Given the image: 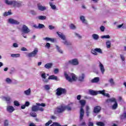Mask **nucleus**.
<instances>
[{
    "label": "nucleus",
    "mask_w": 126,
    "mask_h": 126,
    "mask_svg": "<svg viewBox=\"0 0 126 126\" xmlns=\"http://www.w3.org/2000/svg\"><path fill=\"white\" fill-rule=\"evenodd\" d=\"M45 25L42 24H38V29H42V28H44Z\"/></svg>",
    "instance_id": "obj_50"
},
{
    "label": "nucleus",
    "mask_w": 126,
    "mask_h": 126,
    "mask_svg": "<svg viewBox=\"0 0 126 126\" xmlns=\"http://www.w3.org/2000/svg\"><path fill=\"white\" fill-rule=\"evenodd\" d=\"M30 13L32 15H37V13L36 12V11L33 10L30 11Z\"/></svg>",
    "instance_id": "obj_48"
},
{
    "label": "nucleus",
    "mask_w": 126,
    "mask_h": 126,
    "mask_svg": "<svg viewBox=\"0 0 126 126\" xmlns=\"http://www.w3.org/2000/svg\"><path fill=\"white\" fill-rule=\"evenodd\" d=\"M89 110H90V108H89V106H86V114H87V117H89V114H90V112H89Z\"/></svg>",
    "instance_id": "obj_39"
},
{
    "label": "nucleus",
    "mask_w": 126,
    "mask_h": 126,
    "mask_svg": "<svg viewBox=\"0 0 126 126\" xmlns=\"http://www.w3.org/2000/svg\"><path fill=\"white\" fill-rule=\"evenodd\" d=\"M91 53L92 54H93V55H94V56H97L98 55V53H97V51H96L95 50V49H92L91 50Z\"/></svg>",
    "instance_id": "obj_44"
},
{
    "label": "nucleus",
    "mask_w": 126,
    "mask_h": 126,
    "mask_svg": "<svg viewBox=\"0 0 126 126\" xmlns=\"http://www.w3.org/2000/svg\"><path fill=\"white\" fill-rule=\"evenodd\" d=\"M64 112V108L63 106L61 105L58 106L57 108L55 109L54 113L55 115H59V114H62Z\"/></svg>",
    "instance_id": "obj_6"
},
{
    "label": "nucleus",
    "mask_w": 126,
    "mask_h": 126,
    "mask_svg": "<svg viewBox=\"0 0 126 126\" xmlns=\"http://www.w3.org/2000/svg\"><path fill=\"white\" fill-rule=\"evenodd\" d=\"M12 13H11V10H9L8 12H5L3 13V16H4L5 17L6 16H8L9 15H11Z\"/></svg>",
    "instance_id": "obj_32"
},
{
    "label": "nucleus",
    "mask_w": 126,
    "mask_h": 126,
    "mask_svg": "<svg viewBox=\"0 0 126 126\" xmlns=\"http://www.w3.org/2000/svg\"><path fill=\"white\" fill-rule=\"evenodd\" d=\"M51 124H52V121L51 120H50V121H48L47 123H46L45 124V126H50V125H51Z\"/></svg>",
    "instance_id": "obj_60"
},
{
    "label": "nucleus",
    "mask_w": 126,
    "mask_h": 126,
    "mask_svg": "<svg viewBox=\"0 0 126 126\" xmlns=\"http://www.w3.org/2000/svg\"><path fill=\"white\" fill-rule=\"evenodd\" d=\"M55 47H56V50H57V51L59 53H60V54H63V50L61 49V47L60 46H59V45H56Z\"/></svg>",
    "instance_id": "obj_29"
},
{
    "label": "nucleus",
    "mask_w": 126,
    "mask_h": 126,
    "mask_svg": "<svg viewBox=\"0 0 126 126\" xmlns=\"http://www.w3.org/2000/svg\"><path fill=\"white\" fill-rule=\"evenodd\" d=\"M106 47L108 49H110L111 48V41L110 40H107L106 42Z\"/></svg>",
    "instance_id": "obj_37"
},
{
    "label": "nucleus",
    "mask_w": 126,
    "mask_h": 126,
    "mask_svg": "<svg viewBox=\"0 0 126 126\" xmlns=\"http://www.w3.org/2000/svg\"><path fill=\"white\" fill-rule=\"evenodd\" d=\"M36 19L39 20H46L47 17L46 16H38L36 17Z\"/></svg>",
    "instance_id": "obj_27"
},
{
    "label": "nucleus",
    "mask_w": 126,
    "mask_h": 126,
    "mask_svg": "<svg viewBox=\"0 0 126 126\" xmlns=\"http://www.w3.org/2000/svg\"><path fill=\"white\" fill-rule=\"evenodd\" d=\"M8 22L10 24H14V25H18L20 23L17 20H14V19H11V18H10V19H8Z\"/></svg>",
    "instance_id": "obj_11"
},
{
    "label": "nucleus",
    "mask_w": 126,
    "mask_h": 126,
    "mask_svg": "<svg viewBox=\"0 0 126 126\" xmlns=\"http://www.w3.org/2000/svg\"><path fill=\"white\" fill-rule=\"evenodd\" d=\"M38 105H33L32 108V112H37L38 111Z\"/></svg>",
    "instance_id": "obj_34"
},
{
    "label": "nucleus",
    "mask_w": 126,
    "mask_h": 126,
    "mask_svg": "<svg viewBox=\"0 0 126 126\" xmlns=\"http://www.w3.org/2000/svg\"><path fill=\"white\" fill-rule=\"evenodd\" d=\"M37 54H38V48H35L32 52L28 54L27 56L28 58H32L35 57Z\"/></svg>",
    "instance_id": "obj_7"
},
{
    "label": "nucleus",
    "mask_w": 126,
    "mask_h": 126,
    "mask_svg": "<svg viewBox=\"0 0 126 126\" xmlns=\"http://www.w3.org/2000/svg\"><path fill=\"white\" fill-rule=\"evenodd\" d=\"M89 126H94V124H93V122H89Z\"/></svg>",
    "instance_id": "obj_64"
},
{
    "label": "nucleus",
    "mask_w": 126,
    "mask_h": 126,
    "mask_svg": "<svg viewBox=\"0 0 126 126\" xmlns=\"http://www.w3.org/2000/svg\"><path fill=\"white\" fill-rule=\"evenodd\" d=\"M64 108V111L67 110V111H71V108H72V103H70L66 106H63Z\"/></svg>",
    "instance_id": "obj_16"
},
{
    "label": "nucleus",
    "mask_w": 126,
    "mask_h": 126,
    "mask_svg": "<svg viewBox=\"0 0 126 126\" xmlns=\"http://www.w3.org/2000/svg\"><path fill=\"white\" fill-rule=\"evenodd\" d=\"M13 6L14 7H20L22 6V2L20 1L13 0Z\"/></svg>",
    "instance_id": "obj_8"
},
{
    "label": "nucleus",
    "mask_w": 126,
    "mask_h": 126,
    "mask_svg": "<svg viewBox=\"0 0 126 126\" xmlns=\"http://www.w3.org/2000/svg\"><path fill=\"white\" fill-rule=\"evenodd\" d=\"M79 103L82 106L80 108V121H82V120H83V117H84V110H83V107L85 106L86 101L84 99H82L79 101Z\"/></svg>",
    "instance_id": "obj_2"
},
{
    "label": "nucleus",
    "mask_w": 126,
    "mask_h": 126,
    "mask_svg": "<svg viewBox=\"0 0 126 126\" xmlns=\"http://www.w3.org/2000/svg\"><path fill=\"white\" fill-rule=\"evenodd\" d=\"M43 40H44V41H47V42H49V41H50V42H55V41H56V39L55 38H52L51 37H44L43 38Z\"/></svg>",
    "instance_id": "obj_18"
},
{
    "label": "nucleus",
    "mask_w": 126,
    "mask_h": 126,
    "mask_svg": "<svg viewBox=\"0 0 126 126\" xmlns=\"http://www.w3.org/2000/svg\"><path fill=\"white\" fill-rule=\"evenodd\" d=\"M105 91H106L105 90L99 91V94H102L103 96H106V97L109 98L110 97V94H109L105 93Z\"/></svg>",
    "instance_id": "obj_21"
},
{
    "label": "nucleus",
    "mask_w": 126,
    "mask_h": 126,
    "mask_svg": "<svg viewBox=\"0 0 126 126\" xmlns=\"http://www.w3.org/2000/svg\"><path fill=\"white\" fill-rule=\"evenodd\" d=\"M121 119H122V120H124V119H126V112H124L123 114L122 115H121Z\"/></svg>",
    "instance_id": "obj_45"
},
{
    "label": "nucleus",
    "mask_w": 126,
    "mask_h": 126,
    "mask_svg": "<svg viewBox=\"0 0 126 126\" xmlns=\"http://www.w3.org/2000/svg\"><path fill=\"white\" fill-rule=\"evenodd\" d=\"M112 102H114V104L112 106V109L113 110H116L118 108V102L115 98L112 97L110 99L106 100V103H112Z\"/></svg>",
    "instance_id": "obj_5"
},
{
    "label": "nucleus",
    "mask_w": 126,
    "mask_h": 126,
    "mask_svg": "<svg viewBox=\"0 0 126 126\" xmlns=\"http://www.w3.org/2000/svg\"><path fill=\"white\" fill-rule=\"evenodd\" d=\"M38 111H41V112H43L44 111V108L43 107H40V106L38 105Z\"/></svg>",
    "instance_id": "obj_58"
},
{
    "label": "nucleus",
    "mask_w": 126,
    "mask_h": 126,
    "mask_svg": "<svg viewBox=\"0 0 126 126\" xmlns=\"http://www.w3.org/2000/svg\"><path fill=\"white\" fill-rule=\"evenodd\" d=\"M84 78H85V74L82 73L78 77L79 81L83 82L84 81Z\"/></svg>",
    "instance_id": "obj_22"
},
{
    "label": "nucleus",
    "mask_w": 126,
    "mask_h": 126,
    "mask_svg": "<svg viewBox=\"0 0 126 126\" xmlns=\"http://www.w3.org/2000/svg\"><path fill=\"white\" fill-rule=\"evenodd\" d=\"M45 90H49V89H50V85H44V86Z\"/></svg>",
    "instance_id": "obj_52"
},
{
    "label": "nucleus",
    "mask_w": 126,
    "mask_h": 126,
    "mask_svg": "<svg viewBox=\"0 0 126 126\" xmlns=\"http://www.w3.org/2000/svg\"><path fill=\"white\" fill-rule=\"evenodd\" d=\"M4 126H8V120H6L4 121Z\"/></svg>",
    "instance_id": "obj_57"
},
{
    "label": "nucleus",
    "mask_w": 126,
    "mask_h": 126,
    "mask_svg": "<svg viewBox=\"0 0 126 126\" xmlns=\"http://www.w3.org/2000/svg\"><path fill=\"white\" fill-rule=\"evenodd\" d=\"M5 82L7 83H8V84H10V83H11V82H12V81L9 78H7L5 79Z\"/></svg>",
    "instance_id": "obj_43"
},
{
    "label": "nucleus",
    "mask_w": 126,
    "mask_h": 126,
    "mask_svg": "<svg viewBox=\"0 0 126 126\" xmlns=\"http://www.w3.org/2000/svg\"><path fill=\"white\" fill-rule=\"evenodd\" d=\"M100 111H101V107L99 106H97L94 107V113L97 114V113H99Z\"/></svg>",
    "instance_id": "obj_19"
},
{
    "label": "nucleus",
    "mask_w": 126,
    "mask_h": 126,
    "mask_svg": "<svg viewBox=\"0 0 126 126\" xmlns=\"http://www.w3.org/2000/svg\"><path fill=\"white\" fill-rule=\"evenodd\" d=\"M45 47V48H47V49H50V48H51V43L49 42L46 43Z\"/></svg>",
    "instance_id": "obj_49"
},
{
    "label": "nucleus",
    "mask_w": 126,
    "mask_h": 126,
    "mask_svg": "<svg viewBox=\"0 0 126 126\" xmlns=\"http://www.w3.org/2000/svg\"><path fill=\"white\" fill-rule=\"evenodd\" d=\"M98 66L102 74H104V73H105V67L104 66V65H103L101 62H99Z\"/></svg>",
    "instance_id": "obj_13"
},
{
    "label": "nucleus",
    "mask_w": 126,
    "mask_h": 126,
    "mask_svg": "<svg viewBox=\"0 0 126 126\" xmlns=\"http://www.w3.org/2000/svg\"><path fill=\"white\" fill-rule=\"evenodd\" d=\"M99 80H100L99 77H95L91 80V83H97V82H99Z\"/></svg>",
    "instance_id": "obj_30"
},
{
    "label": "nucleus",
    "mask_w": 126,
    "mask_h": 126,
    "mask_svg": "<svg viewBox=\"0 0 126 126\" xmlns=\"http://www.w3.org/2000/svg\"><path fill=\"white\" fill-rule=\"evenodd\" d=\"M105 28L103 26H101L100 27V30L101 31V32H104L105 31Z\"/></svg>",
    "instance_id": "obj_56"
},
{
    "label": "nucleus",
    "mask_w": 126,
    "mask_h": 126,
    "mask_svg": "<svg viewBox=\"0 0 126 126\" xmlns=\"http://www.w3.org/2000/svg\"><path fill=\"white\" fill-rule=\"evenodd\" d=\"M95 51H96V53H98V54H103V51H102V49L100 48H95Z\"/></svg>",
    "instance_id": "obj_41"
},
{
    "label": "nucleus",
    "mask_w": 126,
    "mask_h": 126,
    "mask_svg": "<svg viewBox=\"0 0 126 126\" xmlns=\"http://www.w3.org/2000/svg\"><path fill=\"white\" fill-rule=\"evenodd\" d=\"M97 126H105V124H104L103 122H97L96 123Z\"/></svg>",
    "instance_id": "obj_47"
},
{
    "label": "nucleus",
    "mask_w": 126,
    "mask_h": 126,
    "mask_svg": "<svg viewBox=\"0 0 126 126\" xmlns=\"http://www.w3.org/2000/svg\"><path fill=\"white\" fill-rule=\"evenodd\" d=\"M49 5L53 10H55L57 9V6L56 5L53 4V2H49Z\"/></svg>",
    "instance_id": "obj_33"
},
{
    "label": "nucleus",
    "mask_w": 126,
    "mask_h": 126,
    "mask_svg": "<svg viewBox=\"0 0 126 126\" xmlns=\"http://www.w3.org/2000/svg\"><path fill=\"white\" fill-rule=\"evenodd\" d=\"M56 91V95L57 96H62V95H65L66 94V90L63 88H58Z\"/></svg>",
    "instance_id": "obj_3"
},
{
    "label": "nucleus",
    "mask_w": 126,
    "mask_h": 126,
    "mask_svg": "<svg viewBox=\"0 0 126 126\" xmlns=\"http://www.w3.org/2000/svg\"><path fill=\"white\" fill-rule=\"evenodd\" d=\"M57 34L58 35L59 38H60V39H62V40H65V39H66V37H65V35H64L63 33L58 32H57Z\"/></svg>",
    "instance_id": "obj_14"
},
{
    "label": "nucleus",
    "mask_w": 126,
    "mask_h": 126,
    "mask_svg": "<svg viewBox=\"0 0 126 126\" xmlns=\"http://www.w3.org/2000/svg\"><path fill=\"white\" fill-rule=\"evenodd\" d=\"M62 43L65 46H70V45H71V43H70V42L67 41V40H66V38H65V40H63Z\"/></svg>",
    "instance_id": "obj_26"
},
{
    "label": "nucleus",
    "mask_w": 126,
    "mask_h": 126,
    "mask_svg": "<svg viewBox=\"0 0 126 126\" xmlns=\"http://www.w3.org/2000/svg\"><path fill=\"white\" fill-rule=\"evenodd\" d=\"M80 19L82 23L85 25H87L88 24V21H87L86 19H85V16L82 15L80 17Z\"/></svg>",
    "instance_id": "obj_12"
},
{
    "label": "nucleus",
    "mask_w": 126,
    "mask_h": 126,
    "mask_svg": "<svg viewBox=\"0 0 126 126\" xmlns=\"http://www.w3.org/2000/svg\"><path fill=\"white\" fill-rule=\"evenodd\" d=\"M3 100H5V101H7V104H9V103H10V101L11 100V98L9 96L3 97Z\"/></svg>",
    "instance_id": "obj_31"
},
{
    "label": "nucleus",
    "mask_w": 126,
    "mask_h": 126,
    "mask_svg": "<svg viewBox=\"0 0 126 126\" xmlns=\"http://www.w3.org/2000/svg\"><path fill=\"white\" fill-rule=\"evenodd\" d=\"M37 8L38 10H40V11H45V10H47L48 7L43 6L41 3H39L37 4Z\"/></svg>",
    "instance_id": "obj_9"
},
{
    "label": "nucleus",
    "mask_w": 126,
    "mask_h": 126,
    "mask_svg": "<svg viewBox=\"0 0 126 126\" xmlns=\"http://www.w3.org/2000/svg\"><path fill=\"white\" fill-rule=\"evenodd\" d=\"M22 31L25 34H28V33L30 32H31L30 29H29V28H28V27L25 25L23 26L22 28Z\"/></svg>",
    "instance_id": "obj_10"
},
{
    "label": "nucleus",
    "mask_w": 126,
    "mask_h": 126,
    "mask_svg": "<svg viewBox=\"0 0 126 126\" xmlns=\"http://www.w3.org/2000/svg\"><path fill=\"white\" fill-rule=\"evenodd\" d=\"M11 57L12 58H19L20 57V54H11Z\"/></svg>",
    "instance_id": "obj_38"
},
{
    "label": "nucleus",
    "mask_w": 126,
    "mask_h": 126,
    "mask_svg": "<svg viewBox=\"0 0 126 126\" xmlns=\"http://www.w3.org/2000/svg\"><path fill=\"white\" fill-rule=\"evenodd\" d=\"M41 77L42 78V80L44 82L47 83L49 82L48 79H46L47 76H46V73H42L41 74Z\"/></svg>",
    "instance_id": "obj_15"
},
{
    "label": "nucleus",
    "mask_w": 126,
    "mask_h": 126,
    "mask_svg": "<svg viewBox=\"0 0 126 126\" xmlns=\"http://www.w3.org/2000/svg\"><path fill=\"white\" fill-rule=\"evenodd\" d=\"M53 63H47L44 65V67L47 69H50V68H52L53 67Z\"/></svg>",
    "instance_id": "obj_20"
},
{
    "label": "nucleus",
    "mask_w": 126,
    "mask_h": 126,
    "mask_svg": "<svg viewBox=\"0 0 126 126\" xmlns=\"http://www.w3.org/2000/svg\"><path fill=\"white\" fill-rule=\"evenodd\" d=\"M5 3L8 5H12L13 4V1H10L8 0H4Z\"/></svg>",
    "instance_id": "obj_36"
},
{
    "label": "nucleus",
    "mask_w": 126,
    "mask_h": 126,
    "mask_svg": "<svg viewBox=\"0 0 126 126\" xmlns=\"http://www.w3.org/2000/svg\"><path fill=\"white\" fill-rule=\"evenodd\" d=\"M30 115L32 117H33V118H36L37 117V114L34 112H31L30 113Z\"/></svg>",
    "instance_id": "obj_55"
},
{
    "label": "nucleus",
    "mask_w": 126,
    "mask_h": 126,
    "mask_svg": "<svg viewBox=\"0 0 126 126\" xmlns=\"http://www.w3.org/2000/svg\"><path fill=\"white\" fill-rule=\"evenodd\" d=\"M7 111L9 113H12L14 111V108L12 106H9L7 107Z\"/></svg>",
    "instance_id": "obj_24"
},
{
    "label": "nucleus",
    "mask_w": 126,
    "mask_h": 126,
    "mask_svg": "<svg viewBox=\"0 0 126 126\" xmlns=\"http://www.w3.org/2000/svg\"><path fill=\"white\" fill-rule=\"evenodd\" d=\"M120 58L122 60V61H123V62H125V61H126V58H125V56H124L123 54L120 55Z\"/></svg>",
    "instance_id": "obj_54"
},
{
    "label": "nucleus",
    "mask_w": 126,
    "mask_h": 126,
    "mask_svg": "<svg viewBox=\"0 0 126 126\" xmlns=\"http://www.w3.org/2000/svg\"><path fill=\"white\" fill-rule=\"evenodd\" d=\"M36 104L37 106H39L40 107H46V104L45 103H36Z\"/></svg>",
    "instance_id": "obj_46"
},
{
    "label": "nucleus",
    "mask_w": 126,
    "mask_h": 126,
    "mask_svg": "<svg viewBox=\"0 0 126 126\" xmlns=\"http://www.w3.org/2000/svg\"><path fill=\"white\" fill-rule=\"evenodd\" d=\"M48 28L50 29V30H53V29H55V27L52 25H49L48 26Z\"/></svg>",
    "instance_id": "obj_59"
},
{
    "label": "nucleus",
    "mask_w": 126,
    "mask_h": 126,
    "mask_svg": "<svg viewBox=\"0 0 126 126\" xmlns=\"http://www.w3.org/2000/svg\"><path fill=\"white\" fill-rule=\"evenodd\" d=\"M64 75L67 80L69 81V82H73V81H76V79L77 78L75 76V74L73 73H70L69 74H67L66 72H64Z\"/></svg>",
    "instance_id": "obj_1"
},
{
    "label": "nucleus",
    "mask_w": 126,
    "mask_h": 126,
    "mask_svg": "<svg viewBox=\"0 0 126 126\" xmlns=\"http://www.w3.org/2000/svg\"><path fill=\"white\" fill-rule=\"evenodd\" d=\"M13 47L14 48H18V44H17L16 43H14L13 44Z\"/></svg>",
    "instance_id": "obj_62"
},
{
    "label": "nucleus",
    "mask_w": 126,
    "mask_h": 126,
    "mask_svg": "<svg viewBox=\"0 0 126 126\" xmlns=\"http://www.w3.org/2000/svg\"><path fill=\"white\" fill-rule=\"evenodd\" d=\"M108 82L111 85V86H115L116 85V83H115V81H114V79L110 78L109 79Z\"/></svg>",
    "instance_id": "obj_28"
},
{
    "label": "nucleus",
    "mask_w": 126,
    "mask_h": 126,
    "mask_svg": "<svg viewBox=\"0 0 126 126\" xmlns=\"http://www.w3.org/2000/svg\"><path fill=\"white\" fill-rule=\"evenodd\" d=\"M80 126H86V123H85V122H82V123L79 124Z\"/></svg>",
    "instance_id": "obj_61"
},
{
    "label": "nucleus",
    "mask_w": 126,
    "mask_h": 126,
    "mask_svg": "<svg viewBox=\"0 0 126 126\" xmlns=\"http://www.w3.org/2000/svg\"><path fill=\"white\" fill-rule=\"evenodd\" d=\"M92 37L94 39V40H98L99 39V35L97 34H92Z\"/></svg>",
    "instance_id": "obj_35"
},
{
    "label": "nucleus",
    "mask_w": 126,
    "mask_h": 126,
    "mask_svg": "<svg viewBox=\"0 0 126 126\" xmlns=\"http://www.w3.org/2000/svg\"><path fill=\"white\" fill-rule=\"evenodd\" d=\"M75 36H76V37H77L78 38V39H81V38H82V36H81V35H80V34L75 32L74 33Z\"/></svg>",
    "instance_id": "obj_53"
},
{
    "label": "nucleus",
    "mask_w": 126,
    "mask_h": 126,
    "mask_svg": "<svg viewBox=\"0 0 126 126\" xmlns=\"http://www.w3.org/2000/svg\"><path fill=\"white\" fill-rule=\"evenodd\" d=\"M14 104L15 106H16V107H18V106H20V104L19 103V102L18 101L15 100L14 101Z\"/></svg>",
    "instance_id": "obj_51"
},
{
    "label": "nucleus",
    "mask_w": 126,
    "mask_h": 126,
    "mask_svg": "<svg viewBox=\"0 0 126 126\" xmlns=\"http://www.w3.org/2000/svg\"><path fill=\"white\" fill-rule=\"evenodd\" d=\"M69 27L70 29H72V30H75V29H76V26H75L73 24H71Z\"/></svg>",
    "instance_id": "obj_40"
},
{
    "label": "nucleus",
    "mask_w": 126,
    "mask_h": 126,
    "mask_svg": "<svg viewBox=\"0 0 126 126\" xmlns=\"http://www.w3.org/2000/svg\"><path fill=\"white\" fill-rule=\"evenodd\" d=\"M59 80L58 79V77L57 76H55L54 75H51L48 77V80Z\"/></svg>",
    "instance_id": "obj_25"
},
{
    "label": "nucleus",
    "mask_w": 126,
    "mask_h": 126,
    "mask_svg": "<svg viewBox=\"0 0 126 126\" xmlns=\"http://www.w3.org/2000/svg\"><path fill=\"white\" fill-rule=\"evenodd\" d=\"M79 63L78 62V60L76 59H72L71 60H69L67 61L65 63V65H69V64H72V65H78Z\"/></svg>",
    "instance_id": "obj_4"
},
{
    "label": "nucleus",
    "mask_w": 126,
    "mask_h": 126,
    "mask_svg": "<svg viewBox=\"0 0 126 126\" xmlns=\"http://www.w3.org/2000/svg\"><path fill=\"white\" fill-rule=\"evenodd\" d=\"M54 73L57 74V73H59V69L56 68L54 69Z\"/></svg>",
    "instance_id": "obj_63"
},
{
    "label": "nucleus",
    "mask_w": 126,
    "mask_h": 126,
    "mask_svg": "<svg viewBox=\"0 0 126 126\" xmlns=\"http://www.w3.org/2000/svg\"><path fill=\"white\" fill-rule=\"evenodd\" d=\"M89 92L91 95H97V94H100V91H95L94 90H90Z\"/></svg>",
    "instance_id": "obj_17"
},
{
    "label": "nucleus",
    "mask_w": 126,
    "mask_h": 126,
    "mask_svg": "<svg viewBox=\"0 0 126 126\" xmlns=\"http://www.w3.org/2000/svg\"><path fill=\"white\" fill-rule=\"evenodd\" d=\"M24 94L26 95V96H30V95H31V89L29 88V89L25 91Z\"/></svg>",
    "instance_id": "obj_23"
},
{
    "label": "nucleus",
    "mask_w": 126,
    "mask_h": 126,
    "mask_svg": "<svg viewBox=\"0 0 126 126\" xmlns=\"http://www.w3.org/2000/svg\"><path fill=\"white\" fill-rule=\"evenodd\" d=\"M101 39H110L111 36L109 35H102L101 36Z\"/></svg>",
    "instance_id": "obj_42"
}]
</instances>
